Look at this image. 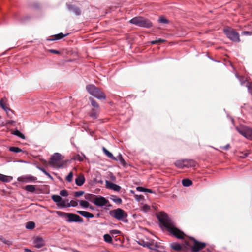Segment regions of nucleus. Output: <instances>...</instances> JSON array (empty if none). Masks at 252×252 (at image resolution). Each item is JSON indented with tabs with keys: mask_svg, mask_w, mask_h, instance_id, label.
<instances>
[{
	"mask_svg": "<svg viewBox=\"0 0 252 252\" xmlns=\"http://www.w3.org/2000/svg\"><path fill=\"white\" fill-rule=\"evenodd\" d=\"M84 193L83 191H76L74 193V196L76 197H80Z\"/></svg>",
	"mask_w": 252,
	"mask_h": 252,
	"instance_id": "37998d69",
	"label": "nucleus"
},
{
	"mask_svg": "<svg viewBox=\"0 0 252 252\" xmlns=\"http://www.w3.org/2000/svg\"><path fill=\"white\" fill-rule=\"evenodd\" d=\"M108 150L105 148V147H103V152L104 153V154H106V152Z\"/></svg>",
	"mask_w": 252,
	"mask_h": 252,
	"instance_id": "e2e57ef3",
	"label": "nucleus"
},
{
	"mask_svg": "<svg viewBox=\"0 0 252 252\" xmlns=\"http://www.w3.org/2000/svg\"><path fill=\"white\" fill-rule=\"evenodd\" d=\"M78 201L79 202L80 205L82 207L84 208H88V207H89L90 204L88 201L85 200H79Z\"/></svg>",
	"mask_w": 252,
	"mask_h": 252,
	"instance_id": "cd10ccee",
	"label": "nucleus"
},
{
	"mask_svg": "<svg viewBox=\"0 0 252 252\" xmlns=\"http://www.w3.org/2000/svg\"><path fill=\"white\" fill-rule=\"evenodd\" d=\"M106 185L107 188L117 192L120 191L121 189V187L119 185L107 180L106 181Z\"/></svg>",
	"mask_w": 252,
	"mask_h": 252,
	"instance_id": "9b49d317",
	"label": "nucleus"
},
{
	"mask_svg": "<svg viewBox=\"0 0 252 252\" xmlns=\"http://www.w3.org/2000/svg\"><path fill=\"white\" fill-rule=\"evenodd\" d=\"M78 205V201L71 200L69 203H67V207H76Z\"/></svg>",
	"mask_w": 252,
	"mask_h": 252,
	"instance_id": "c9c22d12",
	"label": "nucleus"
},
{
	"mask_svg": "<svg viewBox=\"0 0 252 252\" xmlns=\"http://www.w3.org/2000/svg\"><path fill=\"white\" fill-rule=\"evenodd\" d=\"M189 241H186L185 245L188 247H190L191 252H198L201 250L204 249L206 244L196 240L194 237H189Z\"/></svg>",
	"mask_w": 252,
	"mask_h": 252,
	"instance_id": "7ed1b4c3",
	"label": "nucleus"
},
{
	"mask_svg": "<svg viewBox=\"0 0 252 252\" xmlns=\"http://www.w3.org/2000/svg\"><path fill=\"white\" fill-rule=\"evenodd\" d=\"M69 33H67L66 34H63L62 33H58L57 34H55L53 36V38H52V39H48V40H50V41H54V40H60L62 38H63V37H65V36H67V35H69Z\"/></svg>",
	"mask_w": 252,
	"mask_h": 252,
	"instance_id": "a211bd4d",
	"label": "nucleus"
},
{
	"mask_svg": "<svg viewBox=\"0 0 252 252\" xmlns=\"http://www.w3.org/2000/svg\"><path fill=\"white\" fill-rule=\"evenodd\" d=\"M158 21L159 23L163 24H168L169 23V21L163 16L160 17L158 20Z\"/></svg>",
	"mask_w": 252,
	"mask_h": 252,
	"instance_id": "e433bc0d",
	"label": "nucleus"
},
{
	"mask_svg": "<svg viewBox=\"0 0 252 252\" xmlns=\"http://www.w3.org/2000/svg\"><path fill=\"white\" fill-rule=\"evenodd\" d=\"M184 166L186 168H190L195 167L196 166V162L192 159H184Z\"/></svg>",
	"mask_w": 252,
	"mask_h": 252,
	"instance_id": "4468645a",
	"label": "nucleus"
},
{
	"mask_svg": "<svg viewBox=\"0 0 252 252\" xmlns=\"http://www.w3.org/2000/svg\"><path fill=\"white\" fill-rule=\"evenodd\" d=\"M237 132L248 140H252V128L245 126H240L236 127Z\"/></svg>",
	"mask_w": 252,
	"mask_h": 252,
	"instance_id": "0eeeda50",
	"label": "nucleus"
},
{
	"mask_svg": "<svg viewBox=\"0 0 252 252\" xmlns=\"http://www.w3.org/2000/svg\"><path fill=\"white\" fill-rule=\"evenodd\" d=\"M182 185L184 187H189L192 185V182L189 179H184L182 181Z\"/></svg>",
	"mask_w": 252,
	"mask_h": 252,
	"instance_id": "393cba45",
	"label": "nucleus"
},
{
	"mask_svg": "<svg viewBox=\"0 0 252 252\" xmlns=\"http://www.w3.org/2000/svg\"><path fill=\"white\" fill-rule=\"evenodd\" d=\"M86 88L87 92L91 95L98 99H105L106 97L104 93H103L99 88L94 85H87Z\"/></svg>",
	"mask_w": 252,
	"mask_h": 252,
	"instance_id": "39448f33",
	"label": "nucleus"
},
{
	"mask_svg": "<svg viewBox=\"0 0 252 252\" xmlns=\"http://www.w3.org/2000/svg\"><path fill=\"white\" fill-rule=\"evenodd\" d=\"M2 109L6 112H7L8 111H11L10 109L6 107L5 105H4Z\"/></svg>",
	"mask_w": 252,
	"mask_h": 252,
	"instance_id": "5fc2aeb1",
	"label": "nucleus"
},
{
	"mask_svg": "<svg viewBox=\"0 0 252 252\" xmlns=\"http://www.w3.org/2000/svg\"><path fill=\"white\" fill-rule=\"evenodd\" d=\"M107 203H109V200L101 196H96L94 201V205L101 207L107 205Z\"/></svg>",
	"mask_w": 252,
	"mask_h": 252,
	"instance_id": "1a4fd4ad",
	"label": "nucleus"
},
{
	"mask_svg": "<svg viewBox=\"0 0 252 252\" xmlns=\"http://www.w3.org/2000/svg\"><path fill=\"white\" fill-rule=\"evenodd\" d=\"M158 219L162 226L165 227L171 234L179 239L184 238L185 234L184 232L175 226L174 222L166 213H161L158 217Z\"/></svg>",
	"mask_w": 252,
	"mask_h": 252,
	"instance_id": "f257e3e1",
	"label": "nucleus"
},
{
	"mask_svg": "<svg viewBox=\"0 0 252 252\" xmlns=\"http://www.w3.org/2000/svg\"><path fill=\"white\" fill-rule=\"evenodd\" d=\"M85 181V178L83 174H80L75 179V183L78 186H82Z\"/></svg>",
	"mask_w": 252,
	"mask_h": 252,
	"instance_id": "dca6fc26",
	"label": "nucleus"
},
{
	"mask_svg": "<svg viewBox=\"0 0 252 252\" xmlns=\"http://www.w3.org/2000/svg\"><path fill=\"white\" fill-rule=\"evenodd\" d=\"M73 174L72 172H70L68 175L66 177V180L67 182H70L73 179Z\"/></svg>",
	"mask_w": 252,
	"mask_h": 252,
	"instance_id": "ea45409f",
	"label": "nucleus"
},
{
	"mask_svg": "<svg viewBox=\"0 0 252 252\" xmlns=\"http://www.w3.org/2000/svg\"><path fill=\"white\" fill-rule=\"evenodd\" d=\"M62 155L59 153H54L50 158L49 164L53 166L61 160Z\"/></svg>",
	"mask_w": 252,
	"mask_h": 252,
	"instance_id": "9d476101",
	"label": "nucleus"
},
{
	"mask_svg": "<svg viewBox=\"0 0 252 252\" xmlns=\"http://www.w3.org/2000/svg\"><path fill=\"white\" fill-rule=\"evenodd\" d=\"M36 168L39 170L41 171L44 174H46L48 172L46 170H45L43 167L41 166H37Z\"/></svg>",
	"mask_w": 252,
	"mask_h": 252,
	"instance_id": "09e8293b",
	"label": "nucleus"
},
{
	"mask_svg": "<svg viewBox=\"0 0 252 252\" xmlns=\"http://www.w3.org/2000/svg\"><path fill=\"white\" fill-rule=\"evenodd\" d=\"M23 178L29 182H34L37 180V178L36 177L31 175H26L24 176Z\"/></svg>",
	"mask_w": 252,
	"mask_h": 252,
	"instance_id": "a878e982",
	"label": "nucleus"
},
{
	"mask_svg": "<svg viewBox=\"0 0 252 252\" xmlns=\"http://www.w3.org/2000/svg\"><path fill=\"white\" fill-rule=\"evenodd\" d=\"M45 175L52 180H54L53 177L48 172H47V173H46Z\"/></svg>",
	"mask_w": 252,
	"mask_h": 252,
	"instance_id": "4d7b16f0",
	"label": "nucleus"
},
{
	"mask_svg": "<svg viewBox=\"0 0 252 252\" xmlns=\"http://www.w3.org/2000/svg\"><path fill=\"white\" fill-rule=\"evenodd\" d=\"M175 165L177 167H178L180 169H183V168H185L184 159L177 160L175 162Z\"/></svg>",
	"mask_w": 252,
	"mask_h": 252,
	"instance_id": "b1692460",
	"label": "nucleus"
},
{
	"mask_svg": "<svg viewBox=\"0 0 252 252\" xmlns=\"http://www.w3.org/2000/svg\"><path fill=\"white\" fill-rule=\"evenodd\" d=\"M89 116L93 119H95L97 118V113L94 110L90 113Z\"/></svg>",
	"mask_w": 252,
	"mask_h": 252,
	"instance_id": "79ce46f5",
	"label": "nucleus"
},
{
	"mask_svg": "<svg viewBox=\"0 0 252 252\" xmlns=\"http://www.w3.org/2000/svg\"><path fill=\"white\" fill-rule=\"evenodd\" d=\"M90 101H91V105L94 107L96 108H98L99 105L95 100H94L93 98H91Z\"/></svg>",
	"mask_w": 252,
	"mask_h": 252,
	"instance_id": "a19ab883",
	"label": "nucleus"
},
{
	"mask_svg": "<svg viewBox=\"0 0 252 252\" xmlns=\"http://www.w3.org/2000/svg\"><path fill=\"white\" fill-rule=\"evenodd\" d=\"M145 192H149L150 193H152L153 192L151 189H147V188H145Z\"/></svg>",
	"mask_w": 252,
	"mask_h": 252,
	"instance_id": "6e6d98bb",
	"label": "nucleus"
},
{
	"mask_svg": "<svg viewBox=\"0 0 252 252\" xmlns=\"http://www.w3.org/2000/svg\"><path fill=\"white\" fill-rule=\"evenodd\" d=\"M148 241H145L143 240H139L138 242V244L144 247H146V245L147 244Z\"/></svg>",
	"mask_w": 252,
	"mask_h": 252,
	"instance_id": "a18cd8bd",
	"label": "nucleus"
},
{
	"mask_svg": "<svg viewBox=\"0 0 252 252\" xmlns=\"http://www.w3.org/2000/svg\"><path fill=\"white\" fill-rule=\"evenodd\" d=\"M129 23L137 26L149 28L152 27V23L148 19L143 17H135L129 20Z\"/></svg>",
	"mask_w": 252,
	"mask_h": 252,
	"instance_id": "20e7f679",
	"label": "nucleus"
},
{
	"mask_svg": "<svg viewBox=\"0 0 252 252\" xmlns=\"http://www.w3.org/2000/svg\"><path fill=\"white\" fill-rule=\"evenodd\" d=\"M24 189L28 192L33 193L36 190L35 185H27L24 187Z\"/></svg>",
	"mask_w": 252,
	"mask_h": 252,
	"instance_id": "aec40b11",
	"label": "nucleus"
},
{
	"mask_svg": "<svg viewBox=\"0 0 252 252\" xmlns=\"http://www.w3.org/2000/svg\"><path fill=\"white\" fill-rule=\"evenodd\" d=\"M12 180V177L3 174H0V181L3 182H9Z\"/></svg>",
	"mask_w": 252,
	"mask_h": 252,
	"instance_id": "5701e85b",
	"label": "nucleus"
},
{
	"mask_svg": "<svg viewBox=\"0 0 252 252\" xmlns=\"http://www.w3.org/2000/svg\"><path fill=\"white\" fill-rule=\"evenodd\" d=\"M66 203V202L65 200L62 199V200L60 201V202L57 204V206H60L61 208L67 207V204Z\"/></svg>",
	"mask_w": 252,
	"mask_h": 252,
	"instance_id": "4c0bfd02",
	"label": "nucleus"
},
{
	"mask_svg": "<svg viewBox=\"0 0 252 252\" xmlns=\"http://www.w3.org/2000/svg\"><path fill=\"white\" fill-rule=\"evenodd\" d=\"M118 159V161L119 160L120 162V163L124 167L126 165V163L125 160L123 158L122 155L121 154H119L117 157H116Z\"/></svg>",
	"mask_w": 252,
	"mask_h": 252,
	"instance_id": "7c9ffc66",
	"label": "nucleus"
},
{
	"mask_svg": "<svg viewBox=\"0 0 252 252\" xmlns=\"http://www.w3.org/2000/svg\"><path fill=\"white\" fill-rule=\"evenodd\" d=\"M49 52L51 53L59 54H60V51L55 50V49H49Z\"/></svg>",
	"mask_w": 252,
	"mask_h": 252,
	"instance_id": "3c124183",
	"label": "nucleus"
},
{
	"mask_svg": "<svg viewBox=\"0 0 252 252\" xmlns=\"http://www.w3.org/2000/svg\"><path fill=\"white\" fill-rule=\"evenodd\" d=\"M85 157V155L84 154H82V156H81L79 154L75 155L73 158L72 159H73L75 160H77L79 161H83L84 160V158Z\"/></svg>",
	"mask_w": 252,
	"mask_h": 252,
	"instance_id": "bb28decb",
	"label": "nucleus"
},
{
	"mask_svg": "<svg viewBox=\"0 0 252 252\" xmlns=\"http://www.w3.org/2000/svg\"><path fill=\"white\" fill-rule=\"evenodd\" d=\"M170 247L177 252H180L183 250V247L181 245L177 243H172L170 245Z\"/></svg>",
	"mask_w": 252,
	"mask_h": 252,
	"instance_id": "f3484780",
	"label": "nucleus"
},
{
	"mask_svg": "<svg viewBox=\"0 0 252 252\" xmlns=\"http://www.w3.org/2000/svg\"><path fill=\"white\" fill-rule=\"evenodd\" d=\"M12 134L20 137V138H21L22 139H24L25 138L24 135L23 133H22L19 130H18L17 129L14 131L12 132Z\"/></svg>",
	"mask_w": 252,
	"mask_h": 252,
	"instance_id": "c85d7f7f",
	"label": "nucleus"
},
{
	"mask_svg": "<svg viewBox=\"0 0 252 252\" xmlns=\"http://www.w3.org/2000/svg\"><path fill=\"white\" fill-rule=\"evenodd\" d=\"M110 215L118 220H123L124 222H127L128 220L126 219L127 217V213L122 209L118 208L110 211Z\"/></svg>",
	"mask_w": 252,
	"mask_h": 252,
	"instance_id": "423d86ee",
	"label": "nucleus"
},
{
	"mask_svg": "<svg viewBox=\"0 0 252 252\" xmlns=\"http://www.w3.org/2000/svg\"><path fill=\"white\" fill-rule=\"evenodd\" d=\"M60 194L61 196L63 197H66L68 195L67 191L65 189L61 190L60 192Z\"/></svg>",
	"mask_w": 252,
	"mask_h": 252,
	"instance_id": "c03bdc74",
	"label": "nucleus"
},
{
	"mask_svg": "<svg viewBox=\"0 0 252 252\" xmlns=\"http://www.w3.org/2000/svg\"><path fill=\"white\" fill-rule=\"evenodd\" d=\"M4 105H5L4 104V103H3V100H2V99H1V100H0V106L2 108H3V107L4 106Z\"/></svg>",
	"mask_w": 252,
	"mask_h": 252,
	"instance_id": "13d9d810",
	"label": "nucleus"
},
{
	"mask_svg": "<svg viewBox=\"0 0 252 252\" xmlns=\"http://www.w3.org/2000/svg\"><path fill=\"white\" fill-rule=\"evenodd\" d=\"M104 241L108 243H112V238L110 235V234H106L103 236Z\"/></svg>",
	"mask_w": 252,
	"mask_h": 252,
	"instance_id": "c756f323",
	"label": "nucleus"
},
{
	"mask_svg": "<svg viewBox=\"0 0 252 252\" xmlns=\"http://www.w3.org/2000/svg\"><path fill=\"white\" fill-rule=\"evenodd\" d=\"M109 233H110V234L112 235L113 236H117L120 235V234H121V232L120 231H119L118 230L113 229V230H111L109 231Z\"/></svg>",
	"mask_w": 252,
	"mask_h": 252,
	"instance_id": "f704fd0d",
	"label": "nucleus"
},
{
	"mask_svg": "<svg viewBox=\"0 0 252 252\" xmlns=\"http://www.w3.org/2000/svg\"><path fill=\"white\" fill-rule=\"evenodd\" d=\"M224 32L226 36L232 41L235 42H240L239 34L235 30L230 28H225L224 29Z\"/></svg>",
	"mask_w": 252,
	"mask_h": 252,
	"instance_id": "6e6552de",
	"label": "nucleus"
},
{
	"mask_svg": "<svg viewBox=\"0 0 252 252\" xmlns=\"http://www.w3.org/2000/svg\"><path fill=\"white\" fill-rule=\"evenodd\" d=\"M77 213L81 216L86 217L87 218H92L94 217V215L93 214L84 211H77Z\"/></svg>",
	"mask_w": 252,
	"mask_h": 252,
	"instance_id": "6ab92c4d",
	"label": "nucleus"
},
{
	"mask_svg": "<svg viewBox=\"0 0 252 252\" xmlns=\"http://www.w3.org/2000/svg\"><path fill=\"white\" fill-rule=\"evenodd\" d=\"M108 157H109V158H110L111 159H112V160H115V161H118V159L116 157H114L113 154L110 152H109V151H107L106 152V154H105Z\"/></svg>",
	"mask_w": 252,
	"mask_h": 252,
	"instance_id": "58836bf2",
	"label": "nucleus"
},
{
	"mask_svg": "<svg viewBox=\"0 0 252 252\" xmlns=\"http://www.w3.org/2000/svg\"><path fill=\"white\" fill-rule=\"evenodd\" d=\"M249 155V153H245L244 155V157L245 158V157H248Z\"/></svg>",
	"mask_w": 252,
	"mask_h": 252,
	"instance_id": "69168bd1",
	"label": "nucleus"
},
{
	"mask_svg": "<svg viewBox=\"0 0 252 252\" xmlns=\"http://www.w3.org/2000/svg\"><path fill=\"white\" fill-rule=\"evenodd\" d=\"M146 247L153 250H156L158 247V244L157 242L152 241L147 242Z\"/></svg>",
	"mask_w": 252,
	"mask_h": 252,
	"instance_id": "2eb2a0df",
	"label": "nucleus"
},
{
	"mask_svg": "<svg viewBox=\"0 0 252 252\" xmlns=\"http://www.w3.org/2000/svg\"><path fill=\"white\" fill-rule=\"evenodd\" d=\"M247 87L248 92L252 95V85H248Z\"/></svg>",
	"mask_w": 252,
	"mask_h": 252,
	"instance_id": "603ef678",
	"label": "nucleus"
},
{
	"mask_svg": "<svg viewBox=\"0 0 252 252\" xmlns=\"http://www.w3.org/2000/svg\"><path fill=\"white\" fill-rule=\"evenodd\" d=\"M136 189L137 191H140V192H145V188L143 187H140V186L137 187L136 188Z\"/></svg>",
	"mask_w": 252,
	"mask_h": 252,
	"instance_id": "de8ad7c7",
	"label": "nucleus"
},
{
	"mask_svg": "<svg viewBox=\"0 0 252 252\" xmlns=\"http://www.w3.org/2000/svg\"><path fill=\"white\" fill-rule=\"evenodd\" d=\"M52 199L56 203H59L62 200V197L60 195H53Z\"/></svg>",
	"mask_w": 252,
	"mask_h": 252,
	"instance_id": "473e14b6",
	"label": "nucleus"
},
{
	"mask_svg": "<svg viewBox=\"0 0 252 252\" xmlns=\"http://www.w3.org/2000/svg\"><path fill=\"white\" fill-rule=\"evenodd\" d=\"M110 198L117 204H121L122 203V199L116 195H112L110 196Z\"/></svg>",
	"mask_w": 252,
	"mask_h": 252,
	"instance_id": "412c9836",
	"label": "nucleus"
},
{
	"mask_svg": "<svg viewBox=\"0 0 252 252\" xmlns=\"http://www.w3.org/2000/svg\"><path fill=\"white\" fill-rule=\"evenodd\" d=\"M35 223L33 221H29L26 223V228L28 229H32L35 227Z\"/></svg>",
	"mask_w": 252,
	"mask_h": 252,
	"instance_id": "2f4dec72",
	"label": "nucleus"
},
{
	"mask_svg": "<svg viewBox=\"0 0 252 252\" xmlns=\"http://www.w3.org/2000/svg\"><path fill=\"white\" fill-rule=\"evenodd\" d=\"M88 208H89L91 210H94V207L93 206H92L91 205H89V207H88Z\"/></svg>",
	"mask_w": 252,
	"mask_h": 252,
	"instance_id": "052dcab7",
	"label": "nucleus"
},
{
	"mask_svg": "<svg viewBox=\"0 0 252 252\" xmlns=\"http://www.w3.org/2000/svg\"><path fill=\"white\" fill-rule=\"evenodd\" d=\"M150 209V206L147 204L143 205V206L142 207V210L144 211V212H147V211H149Z\"/></svg>",
	"mask_w": 252,
	"mask_h": 252,
	"instance_id": "49530a36",
	"label": "nucleus"
},
{
	"mask_svg": "<svg viewBox=\"0 0 252 252\" xmlns=\"http://www.w3.org/2000/svg\"><path fill=\"white\" fill-rule=\"evenodd\" d=\"M157 43H158V42L156 41V40H153V41H151V43L152 44H157Z\"/></svg>",
	"mask_w": 252,
	"mask_h": 252,
	"instance_id": "680f3d73",
	"label": "nucleus"
},
{
	"mask_svg": "<svg viewBox=\"0 0 252 252\" xmlns=\"http://www.w3.org/2000/svg\"><path fill=\"white\" fill-rule=\"evenodd\" d=\"M67 7L69 11L73 12L77 16L80 15L81 13L80 9L77 6L67 4Z\"/></svg>",
	"mask_w": 252,
	"mask_h": 252,
	"instance_id": "ddd939ff",
	"label": "nucleus"
},
{
	"mask_svg": "<svg viewBox=\"0 0 252 252\" xmlns=\"http://www.w3.org/2000/svg\"><path fill=\"white\" fill-rule=\"evenodd\" d=\"M156 41L158 42L157 44H162L164 42H165V40L161 39V38H159L158 39H157Z\"/></svg>",
	"mask_w": 252,
	"mask_h": 252,
	"instance_id": "8fccbe9b",
	"label": "nucleus"
},
{
	"mask_svg": "<svg viewBox=\"0 0 252 252\" xmlns=\"http://www.w3.org/2000/svg\"><path fill=\"white\" fill-rule=\"evenodd\" d=\"M230 147V145L229 144H227L225 146L222 147V149L224 150H228Z\"/></svg>",
	"mask_w": 252,
	"mask_h": 252,
	"instance_id": "864d4df0",
	"label": "nucleus"
},
{
	"mask_svg": "<svg viewBox=\"0 0 252 252\" xmlns=\"http://www.w3.org/2000/svg\"><path fill=\"white\" fill-rule=\"evenodd\" d=\"M243 33L246 34H250V32L248 31L243 32Z\"/></svg>",
	"mask_w": 252,
	"mask_h": 252,
	"instance_id": "0e129e2a",
	"label": "nucleus"
},
{
	"mask_svg": "<svg viewBox=\"0 0 252 252\" xmlns=\"http://www.w3.org/2000/svg\"><path fill=\"white\" fill-rule=\"evenodd\" d=\"M9 151L18 153L22 151V150L17 147H10L9 148Z\"/></svg>",
	"mask_w": 252,
	"mask_h": 252,
	"instance_id": "72a5a7b5",
	"label": "nucleus"
},
{
	"mask_svg": "<svg viewBox=\"0 0 252 252\" xmlns=\"http://www.w3.org/2000/svg\"><path fill=\"white\" fill-rule=\"evenodd\" d=\"M105 206H106L107 207H111V205L109 203H107V205H105Z\"/></svg>",
	"mask_w": 252,
	"mask_h": 252,
	"instance_id": "338daca9",
	"label": "nucleus"
},
{
	"mask_svg": "<svg viewBox=\"0 0 252 252\" xmlns=\"http://www.w3.org/2000/svg\"><path fill=\"white\" fill-rule=\"evenodd\" d=\"M34 246L37 248H40L45 245L43 239L41 237H36L33 241Z\"/></svg>",
	"mask_w": 252,
	"mask_h": 252,
	"instance_id": "f8f14e48",
	"label": "nucleus"
},
{
	"mask_svg": "<svg viewBox=\"0 0 252 252\" xmlns=\"http://www.w3.org/2000/svg\"><path fill=\"white\" fill-rule=\"evenodd\" d=\"M4 105H5L4 104V103H3V100H2V99H1V100H0V106L2 108H3V107L4 106Z\"/></svg>",
	"mask_w": 252,
	"mask_h": 252,
	"instance_id": "bf43d9fd",
	"label": "nucleus"
},
{
	"mask_svg": "<svg viewBox=\"0 0 252 252\" xmlns=\"http://www.w3.org/2000/svg\"><path fill=\"white\" fill-rule=\"evenodd\" d=\"M25 251L24 252H31V251L28 250L27 249H25Z\"/></svg>",
	"mask_w": 252,
	"mask_h": 252,
	"instance_id": "774afa93",
	"label": "nucleus"
},
{
	"mask_svg": "<svg viewBox=\"0 0 252 252\" xmlns=\"http://www.w3.org/2000/svg\"><path fill=\"white\" fill-rule=\"evenodd\" d=\"M55 212L59 216L64 218L67 222L82 223L83 222V218L76 214L63 212L59 211H56Z\"/></svg>",
	"mask_w": 252,
	"mask_h": 252,
	"instance_id": "f03ea898",
	"label": "nucleus"
},
{
	"mask_svg": "<svg viewBox=\"0 0 252 252\" xmlns=\"http://www.w3.org/2000/svg\"><path fill=\"white\" fill-rule=\"evenodd\" d=\"M96 196L93 194L87 193L84 196V198L87 200H88L94 203V200L95 199Z\"/></svg>",
	"mask_w": 252,
	"mask_h": 252,
	"instance_id": "4be33fe9",
	"label": "nucleus"
}]
</instances>
